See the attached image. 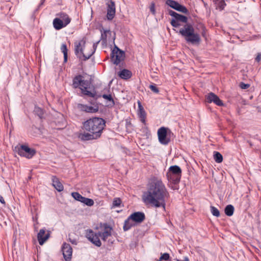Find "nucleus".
<instances>
[{"instance_id": "obj_24", "label": "nucleus", "mask_w": 261, "mask_h": 261, "mask_svg": "<svg viewBox=\"0 0 261 261\" xmlns=\"http://www.w3.org/2000/svg\"><path fill=\"white\" fill-rule=\"evenodd\" d=\"M56 17L59 18L65 24H69L71 22V18L69 15L64 12H61L56 14Z\"/></svg>"}, {"instance_id": "obj_27", "label": "nucleus", "mask_w": 261, "mask_h": 261, "mask_svg": "<svg viewBox=\"0 0 261 261\" xmlns=\"http://www.w3.org/2000/svg\"><path fill=\"white\" fill-rule=\"evenodd\" d=\"M98 136L95 135L93 134H90L88 133H85L83 134H80L79 136V138L83 141H88L92 139H96Z\"/></svg>"}, {"instance_id": "obj_50", "label": "nucleus", "mask_w": 261, "mask_h": 261, "mask_svg": "<svg viewBox=\"0 0 261 261\" xmlns=\"http://www.w3.org/2000/svg\"><path fill=\"white\" fill-rule=\"evenodd\" d=\"M32 219L34 221H35L36 222V223L38 224V222H37L38 217L37 216L33 217Z\"/></svg>"}, {"instance_id": "obj_13", "label": "nucleus", "mask_w": 261, "mask_h": 261, "mask_svg": "<svg viewBox=\"0 0 261 261\" xmlns=\"http://www.w3.org/2000/svg\"><path fill=\"white\" fill-rule=\"evenodd\" d=\"M100 226L102 229V231L99 232V238H100L103 240H106L108 237L111 235L112 228L107 223H100Z\"/></svg>"}, {"instance_id": "obj_16", "label": "nucleus", "mask_w": 261, "mask_h": 261, "mask_svg": "<svg viewBox=\"0 0 261 261\" xmlns=\"http://www.w3.org/2000/svg\"><path fill=\"white\" fill-rule=\"evenodd\" d=\"M62 251L64 259L66 261L70 260L72 254V249L70 244L66 243H63Z\"/></svg>"}, {"instance_id": "obj_29", "label": "nucleus", "mask_w": 261, "mask_h": 261, "mask_svg": "<svg viewBox=\"0 0 261 261\" xmlns=\"http://www.w3.org/2000/svg\"><path fill=\"white\" fill-rule=\"evenodd\" d=\"M234 207L231 204L227 205L224 209V212L226 215L227 216H231L234 213Z\"/></svg>"}, {"instance_id": "obj_37", "label": "nucleus", "mask_w": 261, "mask_h": 261, "mask_svg": "<svg viewBox=\"0 0 261 261\" xmlns=\"http://www.w3.org/2000/svg\"><path fill=\"white\" fill-rule=\"evenodd\" d=\"M199 29L201 31V33L203 37H206V29L204 25L202 23H199L198 24Z\"/></svg>"}, {"instance_id": "obj_30", "label": "nucleus", "mask_w": 261, "mask_h": 261, "mask_svg": "<svg viewBox=\"0 0 261 261\" xmlns=\"http://www.w3.org/2000/svg\"><path fill=\"white\" fill-rule=\"evenodd\" d=\"M60 49H61V51L63 54V55H64V62L65 63V62H66L67 61V57H68V56H67L68 50H67V45H66V44L63 43L61 45Z\"/></svg>"}, {"instance_id": "obj_54", "label": "nucleus", "mask_w": 261, "mask_h": 261, "mask_svg": "<svg viewBox=\"0 0 261 261\" xmlns=\"http://www.w3.org/2000/svg\"><path fill=\"white\" fill-rule=\"evenodd\" d=\"M158 261H160V260H158Z\"/></svg>"}, {"instance_id": "obj_9", "label": "nucleus", "mask_w": 261, "mask_h": 261, "mask_svg": "<svg viewBox=\"0 0 261 261\" xmlns=\"http://www.w3.org/2000/svg\"><path fill=\"white\" fill-rule=\"evenodd\" d=\"M101 33L100 40L101 41V44L102 46H106L107 44V41L109 40L112 38V41L114 43L115 34L113 33L114 36L112 37L113 32L110 30L99 28Z\"/></svg>"}, {"instance_id": "obj_25", "label": "nucleus", "mask_w": 261, "mask_h": 261, "mask_svg": "<svg viewBox=\"0 0 261 261\" xmlns=\"http://www.w3.org/2000/svg\"><path fill=\"white\" fill-rule=\"evenodd\" d=\"M138 107H139V110L138 115L140 118V120L141 122L144 124H145L146 122V114L145 111L144 110V108L141 106V103L140 102H138Z\"/></svg>"}, {"instance_id": "obj_34", "label": "nucleus", "mask_w": 261, "mask_h": 261, "mask_svg": "<svg viewBox=\"0 0 261 261\" xmlns=\"http://www.w3.org/2000/svg\"><path fill=\"white\" fill-rule=\"evenodd\" d=\"M217 7H218L221 10H223L226 4L224 0H214Z\"/></svg>"}, {"instance_id": "obj_49", "label": "nucleus", "mask_w": 261, "mask_h": 261, "mask_svg": "<svg viewBox=\"0 0 261 261\" xmlns=\"http://www.w3.org/2000/svg\"><path fill=\"white\" fill-rule=\"evenodd\" d=\"M0 202H1L2 204H4V205H5V203H6L5 201V200H4V198H3V197L1 195H0Z\"/></svg>"}, {"instance_id": "obj_19", "label": "nucleus", "mask_w": 261, "mask_h": 261, "mask_svg": "<svg viewBox=\"0 0 261 261\" xmlns=\"http://www.w3.org/2000/svg\"><path fill=\"white\" fill-rule=\"evenodd\" d=\"M187 21L188 18L187 16L178 13L175 18L172 19L171 20L170 23L172 27L174 28H178L181 25L179 22H182L186 24L188 23Z\"/></svg>"}, {"instance_id": "obj_38", "label": "nucleus", "mask_w": 261, "mask_h": 261, "mask_svg": "<svg viewBox=\"0 0 261 261\" xmlns=\"http://www.w3.org/2000/svg\"><path fill=\"white\" fill-rule=\"evenodd\" d=\"M211 211L212 214L217 217H218L220 216V212L219 210L215 207L213 206H211Z\"/></svg>"}, {"instance_id": "obj_14", "label": "nucleus", "mask_w": 261, "mask_h": 261, "mask_svg": "<svg viewBox=\"0 0 261 261\" xmlns=\"http://www.w3.org/2000/svg\"><path fill=\"white\" fill-rule=\"evenodd\" d=\"M205 101L208 103L214 102L218 106H223L222 101L219 97L213 92H210L205 96Z\"/></svg>"}, {"instance_id": "obj_23", "label": "nucleus", "mask_w": 261, "mask_h": 261, "mask_svg": "<svg viewBox=\"0 0 261 261\" xmlns=\"http://www.w3.org/2000/svg\"><path fill=\"white\" fill-rule=\"evenodd\" d=\"M53 25L55 30H60L66 27L68 24H65L64 22L56 17L53 20Z\"/></svg>"}, {"instance_id": "obj_12", "label": "nucleus", "mask_w": 261, "mask_h": 261, "mask_svg": "<svg viewBox=\"0 0 261 261\" xmlns=\"http://www.w3.org/2000/svg\"><path fill=\"white\" fill-rule=\"evenodd\" d=\"M106 5L107 8V19L108 20H112L116 13L115 3L112 0H106Z\"/></svg>"}, {"instance_id": "obj_7", "label": "nucleus", "mask_w": 261, "mask_h": 261, "mask_svg": "<svg viewBox=\"0 0 261 261\" xmlns=\"http://www.w3.org/2000/svg\"><path fill=\"white\" fill-rule=\"evenodd\" d=\"M85 129L98 136V117L89 119L84 122Z\"/></svg>"}, {"instance_id": "obj_39", "label": "nucleus", "mask_w": 261, "mask_h": 261, "mask_svg": "<svg viewBox=\"0 0 261 261\" xmlns=\"http://www.w3.org/2000/svg\"><path fill=\"white\" fill-rule=\"evenodd\" d=\"M121 203V200L119 198H114L113 201V207H119Z\"/></svg>"}, {"instance_id": "obj_44", "label": "nucleus", "mask_w": 261, "mask_h": 261, "mask_svg": "<svg viewBox=\"0 0 261 261\" xmlns=\"http://www.w3.org/2000/svg\"><path fill=\"white\" fill-rule=\"evenodd\" d=\"M250 85L248 84H245L243 82H241L240 84V87L242 89H247L249 87Z\"/></svg>"}, {"instance_id": "obj_53", "label": "nucleus", "mask_w": 261, "mask_h": 261, "mask_svg": "<svg viewBox=\"0 0 261 261\" xmlns=\"http://www.w3.org/2000/svg\"><path fill=\"white\" fill-rule=\"evenodd\" d=\"M176 261H182V260H179V259H176Z\"/></svg>"}, {"instance_id": "obj_22", "label": "nucleus", "mask_w": 261, "mask_h": 261, "mask_svg": "<svg viewBox=\"0 0 261 261\" xmlns=\"http://www.w3.org/2000/svg\"><path fill=\"white\" fill-rule=\"evenodd\" d=\"M51 181L53 186L58 191L61 192L64 190V186L61 182L59 179L56 176L53 175L51 176Z\"/></svg>"}, {"instance_id": "obj_18", "label": "nucleus", "mask_w": 261, "mask_h": 261, "mask_svg": "<svg viewBox=\"0 0 261 261\" xmlns=\"http://www.w3.org/2000/svg\"><path fill=\"white\" fill-rule=\"evenodd\" d=\"M77 109L81 111L86 113H93L98 111V105L93 104V106L79 103L77 106Z\"/></svg>"}, {"instance_id": "obj_41", "label": "nucleus", "mask_w": 261, "mask_h": 261, "mask_svg": "<svg viewBox=\"0 0 261 261\" xmlns=\"http://www.w3.org/2000/svg\"><path fill=\"white\" fill-rule=\"evenodd\" d=\"M150 90L155 93H158L159 92V89L155 84H152L149 86Z\"/></svg>"}, {"instance_id": "obj_40", "label": "nucleus", "mask_w": 261, "mask_h": 261, "mask_svg": "<svg viewBox=\"0 0 261 261\" xmlns=\"http://www.w3.org/2000/svg\"><path fill=\"white\" fill-rule=\"evenodd\" d=\"M170 258V255L168 253H161V255L160 257L159 260L160 261L162 260H168Z\"/></svg>"}, {"instance_id": "obj_35", "label": "nucleus", "mask_w": 261, "mask_h": 261, "mask_svg": "<svg viewBox=\"0 0 261 261\" xmlns=\"http://www.w3.org/2000/svg\"><path fill=\"white\" fill-rule=\"evenodd\" d=\"M72 196L74 198V199H75L77 201H80L82 202V200H83V198L84 197L82 196L80 193L78 192H72Z\"/></svg>"}, {"instance_id": "obj_11", "label": "nucleus", "mask_w": 261, "mask_h": 261, "mask_svg": "<svg viewBox=\"0 0 261 261\" xmlns=\"http://www.w3.org/2000/svg\"><path fill=\"white\" fill-rule=\"evenodd\" d=\"M35 150L31 149L26 145H21L18 149V153L20 156H25L28 159L32 158L35 154Z\"/></svg>"}, {"instance_id": "obj_10", "label": "nucleus", "mask_w": 261, "mask_h": 261, "mask_svg": "<svg viewBox=\"0 0 261 261\" xmlns=\"http://www.w3.org/2000/svg\"><path fill=\"white\" fill-rule=\"evenodd\" d=\"M166 4L172 9L184 14H187L189 13L188 10L185 6L180 5L176 1L173 0H167L166 1Z\"/></svg>"}, {"instance_id": "obj_20", "label": "nucleus", "mask_w": 261, "mask_h": 261, "mask_svg": "<svg viewBox=\"0 0 261 261\" xmlns=\"http://www.w3.org/2000/svg\"><path fill=\"white\" fill-rule=\"evenodd\" d=\"M129 219L135 223L139 224L142 223L145 219V215L142 212H136L129 216Z\"/></svg>"}, {"instance_id": "obj_31", "label": "nucleus", "mask_w": 261, "mask_h": 261, "mask_svg": "<svg viewBox=\"0 0 261 261\" xmlns=\"http://www.w3.org/2000/svg\"><path fill=\"white\" fill-rule=\"evenodd\" d=\"M106 123L105 120L99 117V137L100 136L103 129L106 126Z\"/></svg>"}, {"instance_id": "obj_1", "label": "nucleus", "mask_w": 261, "mask_h": 261, "mask_svg": "<svg viewBox=\"0 0 261 261\" xmlns=\"http://www.w3.org/2000/svg\"><path fill=\"white\" fill-rule=\"evenodd\" d=\"M169 196V193L162 181L155 178L149 184L147 191L143 193L142 199L146 204H151L155 207H163L165 210L166 201Z\"/></svg>"}, {"instance_id": "obj_33", "label": "nucleus", "mask_w": 261, "mask_h": 261, "mask_svg": "<svg viewBox=\"0 0 261 261\" xmlns=\"http://www.w3.org/2000/svg\"><path fill=\"white\" fill-rule=\"evenodd\" d=\"M34 113L36 115L38 116V117L41 119L43 117V110L41 108H39V107L35 106L34 108Z\"/></svg>"}, {"instance_id": "obj_46", "label": "nucleus", "mask_w": 261, "mask_h": 261, "mask_svg": "<svg viewBox=\"0 0 261 261\" xmlns=\"http://www.w3.org/2000/svg\"><path fill=\"white\" fill-rule=\"evenodd\" d=\"M168 13L169 14L172 16L173 17H174L173 19H175L176 16H177V13L175 12V11H173V10H168Z\"/></svg>"}, {"instance_id": "obj_42", "label": "nucleus", "mask_w": 261, "mask_h": 261, "mask_svg": "<svg viewBox=\"0 0 261 261\" xmlns=\"http://www.w3.org/2000/svg\"><path fill=\"white\" fill-rule=\"evenodd\" d=\"M141 130L146 135L149 134V131L148 130V127L146 126V124L142 125Z\"/></svg>"}, {"instance_id": "obj_52", "label": "nucleus", "mask_w": 261, "mask_h": 261, "mask_svg": "<svg viewBox=\"0 0 261 261\" xmlns=\"http://www.w3.org/2000/svg\"><path fill=\"white\" fill-rule=\"evenodd\" d=\"M101 242L100 241V240H99V245H98V246L100 247L101 246Z\"/></svg>"}, {"instance_id": "obj_6", "label": "nucleus", "mask_w": 261, "mask_h": 261, "mask_svg": "<svg viewBox=\"0 0 261 261\" xmlns=\"http://www.w3.org/2000/svg\"><path fill=\"white\" fill-rule=\"evenodd\" d=\"M111 56V61L113 64L118 65L124 60L125 53L117 46L114 44V47L112 50Z\"/></svg>"}, {"instance_id": "obj_4", "label": "nucleus", "mask_w": 261, "mask_h": 261, "mask_svg": "<svg viewBox=\"0 0 261 261\" xmlns=\"http://www.w3.org/2000/svg\"><path fill=\"white\" fill-rule=\"evenodd\" d=\"M85 43L86 41L84 39L75 42V54L79 58L84 60H86L91 57L95 51L96 44H98V42L94 43L93 45V49L92 50L90 53L85 55L83 53V48L85 46Z\"/></svg>"}, {"instance_id": "obj_32", "label": "nucleus", "mask_w": 261, "mask_h": 261, "mask_svg": "<svg viewBox=\"0 0 261 261\" xmlns=\"http://www.w3.org/2000/svg\"><path fill=\"white\" fill-rule=\"evenodd\" d=\"M214 158L215 162L218 163H220L223 161V156L222 154L218 151L214 152Z\"/></svg>"}, {"instance_id": "obj_8", "label": "nucleus", "mask_w": 261, "mask_h": 261, "mask_svg": "<svg viewBox=\"0 0 261 261\" xmlns=\"http://www.w3.org/2000/svg\"><path fill=\"white\" fill-rule=\"evenodd\" d=\"M170 130L167 127H161L158 130V136L159 142L164 145H167L170 141V139L168 137V133Z\"/></svg>"}, {"instance_id": "obj_3", "label": "nucleus", "mask_w": 261, "mask_h": 261, "mask_svg": "<svg viewBox=\"0 0 261 261\" xmlns=\"http://www.w3.org/2000/svg\"><path fill=\"white\" fill-rule=\"evenodd\" d=\"M72 86L74 88L81 89L82 93L91 97H94L95 93L92 91L91 88V82L86 80L84 77L81 75L75 76L73 79Z\"/></svg>"}, {"instance_id": "obj_28", "label": "nucleus", "mask_w": 261, "mask_h": 261, "mask_svg": "<svg viewBox=\"0 0 261 261\" xmlns=\"http://www.w3.org/2000/svg\"><path fill=\"white\" fill-rule=\"evenodd\" d=\"M132 221L131 219H129V217L124 221L123 225V230L126 231L130 229L132 227L134 226L135 224Z\"/></svg>"}, {"instance_id": "obj_45", "label": "nucleus", "mask_w": 261, "mask_h": 261, "mask_svg": "<svg viewBox=\"0 0 261 261\" xmlns=\"http://www.w3.org/2000/svg\"><path fill=\"white\" fill-rule=\"evenodd\" d=\"M168 13L169 14L172 16L173 17H174L173 19H175L176 16H177V13L175 12V11H173V10H168Z\"/></svg>"}, {"instance_id": "obj_43", "label": "nucleus", "mask_w": 261, "mask_h": 261, "mask_svg": "<svg viewBox=\"0 0 261 261\" xmlns=\"http://www.w3.org/2000/svg\"><path fill=\"white\" fill-rule=\"evenodd\" d=\"M150 11L153 15L155 14V4L153 2H152L150 6Z\"/></svg>"}, {"instance_id": "obj_48", "label": "nucleus", "mask_w": 261, "mask_h": 261, "mask_svg": "<svg viewBox=\"0 0 261 261\" xmlns=\"http://www.w3.org/2000/svg\"><path fill=\"white\" fill-rule=\"evenodd\" d=\"M255 60L256 62H259L261 60V54L258 53Z\"/></svg>"}, {"instance_id": "obj_21", "label": "nucleus", "mask_w": 261, "mask_h": 261, "mask_svg": "<svg viewBox=\"0 0 261 261\" xmlns=\"http://www.w3.org/2000/svg\"><path fill=\"white\" fill-rule=\"evenodd\" d=\"M45 232L46 228H43L40 230L37 234V239L39 244L41 245H42L50 236L49 231H47L46 233H45Z\"/></svg>"}, {"instance_id": "obj_47", "label": "nucleus", "mask_w": 261, "mask_h": 261, "mask_svg": "<svg viewBox=\"0 0 261 261\" xmlns=\"http://www.w3.org/2000/svg\"><path fill=\"white\" fill-rule=\"evenodd\" d=\"M45 0H41L40 3H39L37 9L36 10V11H38L44 4Z\"/></svg>"}, {"instance_id": "obj_17", "label": "nucleus", "mask_w": 261, "mask_h": 261, "mask_svg": "<svg viewBox=\"0 0 261 261\" xmlns=\"http://www.w3.org/2000/svg\"><path fill=\"white\" fill-rule=\"evenodd\" d=\"M99 97L103 99V105L107 107H113L115 105V101L111 94L100 93L99 94Z\"/></svg>"}, {"instance_id": "obj_2", "label": "nucleus", "mask_w": 261, "mask_h": 261, "mask_svg": "<svg viewBox=\"0 0 261 261\" xmlns=\"http://www.w3.org/2000/svg\"><path fill=\"white\" fill-rule=\"evenodd\" d=\"M176 32L179 33L187 43L196 45L199 44L201 41L200 35L195 32L191 23L184 24Z\"/></svg>"}, {"instance_id": "obj_15", "label": "nucleus", "mask_w": 261, "mask_h": 261, "mask_svg": "<svg viewBox=\"0 0 261 261\" xmlns=\"http://www.w3.org/2000/svg\"><path fill=\"white\" fill-rule=\"evenodd\" d=\"M85 237L90 242L98 246V233L91 229H88L85 230Z\"/></svg>"}, {"instance_id": "obj_51", "label": "nucleus", "mask_w": 261, "mask_h": 261, "mask_svg": "<svg viewBox=\"0 0 261 261\" xmlns=\"http://www.w3.org/2000/svg\"><path fill=\"white\" fill-rule=\"evenodd\" d=\"M182 261H190V260H189V259L188 257L185 256L184 257V259Z\"/></svg>"}, {"instance_id": "obj_26", "label": "nucleus", "mask_w": 261, "mask_h": 261, "mask_svg": "<svg viewBox=\"0 0 261 261\" xmlns=\"http://www.w3.org/2000/svg\"><path fill=\"white\" fill-rule=\"evenodd\" d=\"M118 75L121 79L127 80L132 77V73L128 69H123L118 72Z\"/></svg>"}, {"instance_id": "obj_5", "label": "nucleus", "mask_w": 261, "mask_h": 261, "mask_svg": "<svg viewBox=\"0 0 261 261\" xmlns=\"http://www.w3.org/2000/svg\"><path fill=\"white\" fill-rule=\"evenodd\" d=\"M166 176L169 181L177 184L180 181L181 178V170L177 165L171 166L167 172Z\"/></svg>"}, {"instance_id": "obj_36", "label": "nucleus", "mask_w": 261, "mask_h": 261, "mask_svg": "<svg viewBox=\"0 0 261 261\" xmlns=\"http://www.w3.org/2000/svg\"><path fill=\"white\" fill-rule=\"evenodd\" d=\"M82 203H83L88 206H92L94 204V201L91 199L86 198L84 197L83 200H82Z\"/></svg>"}]
</instances>
